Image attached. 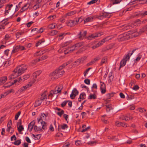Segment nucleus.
Masks as SVG:
<instances>
[{
    "label": "nucleus",
    "mask_w": 147,
    "mask_h": 147,
    "mask_svg": "<svg viewBox=\"0 0 147 147\" xmlns=\"http://www.w3.org/2000/svg\"><path fill=\"white\" fill-rule=\"evenodd\" d=\"M42 102V101L41 100H37L35 102L34 107H37L38 106H39L40 105H41Z\"/></svg>",
    "instance_id": "c756f323"
},
{
    "label": "nucleus",
    "mask_w": 147,
    "mask_h": 147,
    "mask_svg": "<svg viewBox=\"0 0 147 147\" xmlns=\"http://www.w3.org/2000/svg\"><path fill=\"white\" fill-rule=\"evenodd\" d=\"M63 88V87L61 85L57 86L55 88L54 91H56V94L60 93Z\"/></svg>",
    "instance_id": "4468645a"
},
{
    "label": "nucleus",
    "mask_w": 147,
    "mask_h": 147,
    "mask_svg": "<svg viewBox=\"0 0 147 147\" xmlns=\"http://www.w3.org/2000/svg\"><path fill=\"white\" fill-rule=\"evenodd\" d=\"M134 98V97L132 96H129L127 95V100H130Z\"/></svg>",
    "instance_id": "338daca9"
},
{
    "label": "nucleus",
    "mask_w": 147,
    "mask_h": 147,
    "mask_svg": "<svg viewBox=\"0 0 147 147\" xmlns=\"http://www.w3.org/2000/svg\"><path fill=\"white\" fill-rule=\"evenodd\" d=\"M29 77V76L28 75H24L22 77L23 81H24L25 80H26Z\"/></svg>",
    "instance_id": "603ef678"
},
{
    "label": "nucleus",
    "mask_w": 147,
    "mask_h": 147,
    "mask_svg": "<svg viewBox=\"0 0 147 147\" xmlns=\"http://www.w3.org/2000/svg\"><path fill=\"white\" fill-rule=\"evenodd\" d=\"M58 31L56 30H52L49 33V34L51 36H54L57 34Z\"/></svg>",
    "instance_id": "2f4dec72"
},
{
    "label": "nucleus",
    "mask_w": 147,
    "mask_h": 147,
    "mask_svg": "<svg viewBox=\"0 0 147 147\" xmlns=\"http://www.w3.org/2000/svg\"><path fill=\"white\" fill-rule=\"evenodd\" d=\"M83 45V43L82 42L78 43L73 46L74 47H75V50H76L79 48L81 46H82Z\"/></svg>",
    "instance_id": "5701e85b"
},
{
    "label": "nucleus",
    "mask_w": 147,
    "mask_h": 147,
    "mask_svg": "<svg viewBox=\"0 0 147 147\" xmlns=\"http://www.w3.org/2000/svg\"><path fill=\"white\" fill-rule=\"evenodd\" d=\"M146 29L144 27H143L141 28L140 29V31L139 32V33L138 35H139L141 34L144 31L146 30Z\"/></svg>",
    "instance_id": "79ce46f5"
},
{
    "label": "nucleus",
    "mask_w": 147,
    "mask_h": 147,
    "mask_svg": "<svg viewBox=\"0 0 147 147\" xmlns=\"http://www.w3.org/2000/svg\"><path fill=\"white\" fill-rule=\"evenodd\" d=\"M21 143V140H18L14 142V144L15 145H19Z\"/></svg>",
    "instance_id": "4d7b16f0"
},
{
    "label": "nucleus",
    "mask_w": 147,
    "mask_h": 147,
    "mask_svg": "<svg viewBox=\"0 0 147 147\" xmlns=\"http://www.w3.org/2000/svg\"><path fill=\"white\" fill-rule=\"evenodd\" d=\"M41 72L42 71L41 70L36 71L35 72L33 73V77H34L35 78H36L37 76L40 74Z\"/></svg>",
    "instance_id": "412c9836"
},
{
    "label": "nucleus",
    "mask_w": 147,
    "mask_h": 147,
    "mask_svg": "<svg viewBox=\"0 0 147 147\" xmlns=\"http://www.w3.org/2000/svg\"><path fill=\"white\" fill-rule=\"evenodd\" d=\"M120 119L125 121H128L130 119H132V117L129 115H127L126 116L123 115L120 117Z\"/></svg>",
    "instance_id": "1a4fd4ad"
},
{
    "label": "nucleus",
    "mask_w": 147,
    "mask_h": 147,
    "mask_svg": "<svg viewBox=\"0 0 147 147\" xmlns=\"http://www.w3.org/2000/svg\"><path fill=\"white\" fill-rule=\"evenodd\" d=\"M61 127L63 129H65L67 128L68 127L67 124H63V125H61Z\"/></svg>",
    "instance_id": "13d9d810"
},
{
    "label": "nucleus",
    "mask_w": 147,
    "mask_h": 147,
    "mask_svg": "<svg viewBox=\"0 0 147 147\" xmlns=\"http://www.w3.org/2000/svg\"><path fill=\"white\" fill-rule=\"evenodd\" d=\"M32 136L34 137L35 138V140H39L41 136L40 134H37L35 135L34 134H33Z\"/></svg>",
    "instance_id": "4c0bfd02"
},
{
    "label": "nucleus",
    "mask_w": 147,
    "mask_h": 147,
    "mask_svg": "<svg viewBox=\"0 0 147 147\" xmlns=\"http://www.w3.org/2000/svg\"><path fill=\"white\" fill-rule=\"evenodd\" d=\"M113 37V36H109L105 38H104L105 42L107 41L110 40Z\"/></svg>",
    "instance_id": "a18cd8bd"
},
{
    "label": "nucleus",
    "mask_w": 147,
    "mask_h": 147,
    "mask_svg": "<svg viewBox=\"0 0 147 147\" xmlns=\"http://www.w3.org/2000/svg\"><path fill=\"white\" fill-rule=\"evenodd\" d=\"M19 46H16L15 48H13L11 54H13L18 51L19 50Z\"/></svg>",
    "instance_id": "b1692460"
},
{
    "label": "nucleus",
    "mask_w": 147,
    "mask_h": 147,
    "mask_svg": "<svg viewBox=\"0 0 147 147\" xmlns=\"http://www.w3.org/2000/svg\"><path fill=\"white\" fill-rule=\"evenodd\" d=\"M65 67L64 64L60 66L59 68L57 69H59V70H61L63 68Z\"/></svg>",
    "instance_id": "0e129e2a"
},
{
    "label": "nucleus",
    "mask_w": 147,
    "mask_h": 147,
    "mask_svg": "<svg viewBox=\"0 0 147 147\" xmlns=\"http://www.w3.org/2000/svg\"><path fill=\"white\" fill-rule=\"evenodd\" d=\"M24 32H18L16 34V37L18 38H19V35H22L24 34Z\"/></svg>",
    "instance_id": "3c124183"
},
{
    "label": "nucleus",
    "mask_w": 147,
    "mask_h": 147,
    "mask_svg": "<svg viewBox=\"0 0 147 147\" xmlns=\"http://www.w3.org/2000/svg\"><path fill=\"white\" fill-rule=\"evenodd\" d=\"M26 66L22 65L17 67L13 71L12 75L9 77L10 79H15L18 76L21 75L27 69Z\"/></svg>",
    "instance_id": "f257e3e1"
},
{
    "label": "nucleus",
    "mask_w": 147,
    "mask_h": 147,
    "mask_svg": "<svg viewBox=\"0 0 147 147\" xmlns=\"http://www.w3.org/2000/svg\"><path fill=\"white\" fill-rule=\"evenodd\" d=\"M78 38L79 39L82 40L84 38L83 37L82 34V32H80L78 35Z\"/></svg>",
    "instance_id": "09e8293b"
},
{
    "label": "nucleus",
    "mask_w": 147,
    "mask_h": 147,
    "mask_svg": "<svg viewBox=\"0 0 147 147\" xmlns=\"http://www.w3.org/2000/svg\"><path fill=\"white\" fill-rule=\"evenodd\" d=\"M113 37V36H109L105 38H104L105 42L107 41L110 40Z\"/></svg>",
    "instance_id": "49530a36"
},
{
    "label": "nucleus",
    "mask_w": 147,
    "mask_h": 147,
    "mask_svg": "<svg viewBox=\"0 0 147 147\" xmlns=\"http://www.w3.org/2000/svg\"><path fill=\"white\" fill-rule=\"evenodd\" d=\"M56 91H55L54 90H52L50 92V94L48 95V97L52 98L54 94H56Z\"/></svg>",
    "instance_id": "393cba45"
},
{
    "label": "nucleus",
    "mask_w": 147,
    "mask_h": 147,
    "mask_svg": "<svg viewBox=\"0 0 147 147\" xmlns=\"http://www.w3.org/2000/svg\"><path fill=\"white\" fill-rule=\"evenodd\" d=\"M64 113V111L63 110H61V112H59L57 113V114L60 117H61L62 114Z\"/></svg>",
    "instance_id": "864d4df0"
},
{
    "label": "nucleus",
    "mask_w": 147,
    "mask_h": 147,
    "mask_svg": "<svg viewBox=\"0 0 147 147\" xmlns=\"http://www.w3.org/2000/svg\"><path fill=\"white\" fill-rule=\"evenodd\" d=\"M47 116L45 114L42 113L41 114L40 118L38 119V123L41 124L42 126V128L44 130L47 129V123L43 120L46 119Z\"/></svg>",
    "instance_id": "f03ea898"
},
{
    "label": "nucleus",
    "mask_w": 147,
    "mask_h": 147,
    "mask_svg": "<svg viewBox=\"0 0 147 147\" xmlns=\"http://www.w3.org/2000/svg\"><path fill=\"white\" fill-rule=\"evenodd\" d=\"M47 91H45L41 95L40 100L42 101L47 98Z\"/></svg>",
    "instance_id": "a211bd4d"
},
{
    "label": "nucleus",
    "mask_w": 147,
    "mask_h": 147,
    "mask_svg": "<svg viewBox=\"0 0 147 147\" xmlns=\"http://www.w3.org/2000/svg\"><path fill=\"white\" fill-rule=\"evenodd\" d=\"M126 62V61H125V60H124V59H123L121 62L120 67L119 68V69H120L121 67H122L125 65Z\"/></svg>",
    "instance_id": "c85d7f7f"
},
{
    "label": "nucleus",
    "mask_w": 147,
    "mask_h": 147,
    "mask_svg": "<svg viewBox=\"0 0 147 147\" xmlns=\"http://www.w3.org/2000/svg\"><path fill=\"white\" fill-rule=\"evenodd\" d=\"M41 127L39 126L38 127L36 125H35L34 127V129L35 131H42V129Z\"/></svg>",
    "instance_id": "6ab92c4d"
},
{
    "label": "nucleus",
    "mask_w": 147,
    "mask_h": 147,
    "mask_svg": "<svg viewBox=\"0 0 147 147\" xmlns=\"http://www.w3.org/2000/svg\"><path fill=\"white\" fill-rule=\"evenodd\" d=\"M65 49H64L63 51V52L65 54L71 53L75 50V47H74V46L68 47Z\"/></svg>",
    "instance_id": "423d86ee"
},
{
    "label": "nucleus",
    "mask_w": 147,
    "mask_h": 147,
    "mask_svg": "<svg viewBox=\"0 0 147 147\" xmlns=\"http://www.w3.org/2000/svg\"><path fill=\"white\" fill-rule=\"evenodd\" d=\"M7 93L6 92L4 93L3 94H1V95L0 96V99H1L2 98H3L5 97L6 96L8 95V94H7Z\"/></svg>",
    "instance_id": "052dcab7"
},
{
    "label": "nucleus",
    "mask_w": 147,
    "mask_h": 147,
    "mask_svg": "<svg viewBox=\"0 0 147 147\" xmlns=\"http://www.w3.org/2000/svg\"><path fill=\"white\" fill-rule=\"evenodd\" d=\"M13 5L12 4L7 5L6 6L5 9L4 13L5 16H7L8 14L9 13L10 15H13L15 12L14 9L13 10L12 8Z\"/></svg>",
    "instance_id": "7ed1b4c3"
},
{
    "label": "nucleus",
    "mask_w": 147,
    "mask_h": 147,
    "mask_svg": "<svg viewBox=\"0 0 147 147\" xmlns=\"http://www.w3.org/2000/svg\"><path fill=\"white\" fill-rule=\"evenodd\" d=\"M56 70H57L58 71L57 74L59 77L61 76L65 73V71H61V70H59V69H56Z\"/></svg>",
    "instance_id": "c9c22d12"
},
{
    "label": "nucleus",
    "mask_w": 147,
    "mask_h": 147,
    "mask_svg": "<svg viewBox=\"0 0 147 147\" xmlns=\"http://www.w3.org/2000/svg\"><path fill=\"white\" fill-rule=\"evenodd\" d=\"M107 59L106 57H103L102 59L100 65H102L103 63H106L107 62Z\"/></svg>",
    "instance_id": "a878e982"
},
{
    "label": "nucleus",
    "mask_w": 147,
    "mask_h": 147,
    "mask_svg": "<svg viewBox=\"0 0 147 147\" xmlns=\"http://www.w3.org/2000/svg\"><path fill=\"white\" fill-rule=\"evenodd\" d=\"M57 72V70H56L51 73L49 75L50 78L52 80H54L58 78L59 77V76L58 75Z\"/></svg>",
    "instance_id": "39448f33"
},
{
    "label": "nucleus",
    "mask_w": 147,
    "mask_h": 147,
    "mask_svg": "<svg viewBox=\"0 0 147 147\" xmlns=\"http://www.w3.org/2000/svg\"><path fill=\"white\" fill-rule=\"evenodd\" d=\"M7 93V94H9L11 93H14V91L13 89H11L8 90L7 92H6Z\"/></svg>",
    "instance_id": "680f3d73"
},
{
    "label": "nucleus",
    "mask_w": 147,
    "mask_h": 147,
    "mask_svg": "<svg viewBox=\"0 0 147 147\" xmlns=\"http://www.w3.org/2000/svg\"><path fill=\"white\" fill-rule=\"evenodd\" d=\"M100 89L102 94H104L106 92V86L105 84L103 82H100Z\"/></svg>",
    "instance_id": "9d476101"
},
{
    "label": "nucleus",
    "mask_w": 147,
    "mask_h": 147,
    "mask_svg": "<svg viewBox=\"0 0 147 147\" xmlns=\"http://www.w3.org/2000/svg\"><path fill=\"white\" fill-rule=\"evenodd\" d=\"M7 76H4L0 78V85L4 84L7 80Z\"/></svg>",
    "instance_id": "f3484780"
},
{
    "label": "nucleus",
    "mask_w": 147,
    "mask_h": 147,
    "mask_svg": "<svg viewBox=\"0 0 147 147\" xmlns=\"http://www.w3.org/2000/svg\"><path fill=\"white\" fill-rule=\"evenodd\" d=\"M55 27V25L54 24H51L49 25L48 26L49 29H51L54 28Z\"/></svg>",
    "instance_id": "c03bdc74"
},
{
    "label": "nucleus",
    "mask_w": 147,
    "mask_h": 147,
    "mask_svg": "<svg viewBox=\"0 0 147 147\" xmlns=\"http://www.w3.org/2000/svg\"><path fill=\"white\" fill-rule=\"evenodd\" d=\"M123 124H124V125H125V124L123 123L119 122L118 121H116L115 122V125L118 127L121 126V125H123Z\"/></svg>",
    "instance_id": "72a5a7b5"
},
{
    "label": "nucleus",
    "mask_w": 147,
    "mask_h": 147,
    "mask_svg": "<svg viewBox=\"0 0 147 147\" xmlns=\"http://www.w3.org/2000/svg\"><path fill=\"white\" fill-rule=\"evenodd\" d=\"M138 110L140 112H143L146 111V110L143 108H139L138 109Z\"/></svg>",
    "instance_id": "774afa93"
},
{
    "label": "nucleus",
    "mask_w": 147,
    "mask_h": 147,
    "mask_svg": "<svg viewBox=\"0 0 147 147\" xmlns=\"http://www.w3.org/2000/svg\"><path fill=\"white\" fill-rule=\"evenodd\" d=\"M36 79L34 77H33V78L32 79L31 81L29 82V83L27 84L28 86L29 87L32 86V84H34L36 81Z\"/></svg>",
    "instance_id": "aec40b11"
},
{
    "label": "nucleus",
    "mask_w": 147,
    "mask_h": 147,
    "mask_svg": "<svg viewBox=\"0 0 147 147\" xmlns=\"http://www.w3.org/2000/svg\"><path fill=\"white\" fill-rule=\"evenodd\" d=\"M140 15L142 16V17H145L146 15H147V11H146L144 12L141 13Z\"/></svg>",
    "instance_id": "6e6d98bb"
},
{
    "label": "nucleus",
    "mask_w": 147,
    "mask_h": 147,
    "mask_svg": "<svg viewBox=\"0 0 147 147\" xmlns=\"http://www.w3.org/2000/svg\"><path fill=\"white\" fill-rule=\"evenodd\" d=\"M97 1V0H92L90 1L89 2H88L87 3V4L88 5H91L92 4H93L96 3Z\"/></svg>",
    "instance_id": "bf43d9fd"
},
{
    "label": "nucleus",
    "mask_w": 147,
    "mask_h": 147,
    "mask_svg": "<svg viewBox=\"0 0 147 147\" xmlns=\"http://www.w3.org/2000/svg\"><path fill=\"white\" fill-rule=\"evenodd\" d=\"M56 17L55 15L50 16L48 17V19L50 20H53Z\"/></svg>",
    "instance_id": "69168bd1"
},
{
    "label": "nucleus",
    "mask_w": 147,
    "mask_h": 147,
    "mask_svg": "<svg viewBox=\"0 0 147 147\" xmlns=\"http://www.w3.org/2000/svg\"><path fill=\"white\" fill-rule=\"evenodd\" d=\"M96 16V18H97L100 20H102L104 18H105V17L103 15V13L100 14L99 16Z\"/></svg>",
    "instance_id": "37998d69"
},
{
    "label": "nucleus",
    "mask_w": 147,
    "mask_h": 147,
    "mask_svg": "<svg viewBox=\"0 0 147 147\" xmlns=\"http://www.w3.org/2000/svg\"><path fill=\"white\" fill-rule=\"evenodd\" d=\"M45 42V40L44 39H42L41 40H39L36 44V46L37 47L38 46L40 45H42V44Z\"/></svg>",
    "instance_id": "bb28decb"
},
{
    "label": "nucleus",
    "mask_w": 147,
    "mask_h": 147,
    "mask_svg": "<svg viewBox=\"0 0 147 147\" xmlns=\"http://www.w3.org/2000/svg\"><path fill=\"white\" fill-rule=\"evenodd\" d=\"M35 123V121L33 120L28 125V129L30 131H31L32 130Z\"/></svg>",
    "instance_id": "ddd939ff"
},
{
    "label": "nucleus",
    "mask_w": 147,
    "mask_h": 147,
    "mask_svg": "<svg viewBox=\"0 0 147 147\" xmlns=\"http://www.w3.org/2000/svg\"><path fill=\"white\" fill-rule=\"evenodd\" d=\"M106 107L107 112H109L111 110H112L113 109L112 107V105L111 104L107 105H106Z\"/></svg>",
    "instance_id": "4be33fe9"
},
{
    "label": "nucleus",
    "mask_w": 147,
    "mask_h": 147,
    "mask_svg": "<svg viewBox=\"0 0 147 147\" xmlns=\"http://www.w3.org/2000/svg\"><path fill=\"white\" fill-rule=\"evenodd\" d=\"M103 15L105 18H109L111 16L110 13L106 12L103 13Z\"/></svg>",
    "instance_id": "f704fd0d"
},
{
    "label": "nucleus",
    "mask_w": 147,
    "mask_h": 147,
    "mask_svg": "<svg viewBox=\"0 0 147 147\" xmlns=\"http://www.w3.org/2000/svg\"><path fill=\"white\" fill-rule=\"evenodd\" d=\"M21 114V112L20 111H19L17 114L16 115L15 117V120H17L18 118V117L19 115H20Z\"/></svg>",
    "instance_id": "5fc2aeb1"
},
{
    "label": "nucleus",
    "mask_w": 147,
    "mask_h": 147,
    "mask_svg": "<svg viewBox=\"0 0 147 147\" xmlns=\"http://www.w3.org/2000/svg\"><path fill=\"white\" fill-rule=\"evenodd\" d=\"M73 22H74L73 20H70L69 21L67 22L66 23L68 26L70 27H72L74 26V24Z\"/></svg>",
    "instance_id": "cd10ccee"
},
{
    "label": "nucleus",
    "mask_w": 147,
    "mask_h": 147,
    "mask_svg": "<svg viewBox=\"0 0 147 147\" xmlns=\"http://www.w3.org/2000/svg\"><path fill=\"white\" fill-rule=\"evenodd\" d=\"M78 94V92L76 88H74L71 94L70 95V97L71 99H74L76 96Z\"/></svg>",
    "instance_id": "6e6552de"
},
{
    "label": "nucleus",
    "mask_w": 147,
    "mask_h": 147,
    "mask_svg": "<svg viewBox=\"0 0 147 147\" xmlns=\"http://www.w3.org/2000/svg\"><path fill=\"white\" fill-rule=\"evenodd\" d=\"M128 33H126L121 34L119 36L117 39L119 41L129 39V38L130 36L128 35Z\"/></svg>",
    "instance_id": "20e7f679"
},
{
    "label": "nucleus",
    "mask_w": 147,
    "mask_h": 147,
    "mask_svg": "<svg viewBox=\"0 0 147 147\" xmlns=\"http://www.w3.org/2000/svg\"><path fill=\"white\" fill-rule=\"evenodd\" d=\"M100 58L99 57H97L95 58H94L92 60L91 62L88 63L87 64V66H88L90 65H91L95 63L96 61L100 59Z\"/></svg>",
    "instance_id": "f8f14e48"
},
{
    "label": "nucleus",
    "mask_w": 147,
    "mask_h": 147,
    "mask_svg": "<svg viewBox=\"0 0 147 147\" xmlns=\"http://www.w3.org/2000/svg\"><path fill=\"white\" fill-rule=\"evenodd\" d=\"M91 69V68L89 67L84 72V74L85 76H86L87 74L88 73L89 70Z\"/></svg>",
    "instance_id": "e2e57ef3"
},
{
    "label": "nucleus",
    "mask_w": 147,
    "mask_h": 147,
    "mask_svg": "<svg viewBox=\"0 0 147 147\" xmlns=\"http://www.w3.org/2000/svg\"><path fill=\"white\" fill-rule=\"evenodd\" d=\"M103 34L102 32L98 33H95L91 34L87 38L88 40H91L93 39H94L96 37L100 36Z\"/></svg>",
    "instance_id": "0eeeda50"
},
{
    "label": "nucleus",
    "mask_w": 147,
    "mask_h": 147,
    "mask_svg": "<svg viewBox=\"0 0 147 147\" xmlns=\"http://www.w3.org/2000/svg\"><path fill=\"white\" fill-rule=\"evenodd\" d=\"M96 16H91L86 18L84 20L85 22H87L92 21L93 19L96 18Z\"/></svg>",
    "instance_id": "2eb2a0df"
},
{
    "label": "nucleus",
    "mask_w": 147,
    "mask_h": 147,
    "mask_svg": "<svg viewBox=\"0 0 147 147\" xmlns=\"http://www.w3.org/2000/svg\"><path fill=\"white\" fill-rule=\"evenodd\" d=\"M29 88V87L27 85L24 86H23L20 88L16 92V94L17 93H21V92L25 91L27 89V88Z\"/></svg>",
    "instance_id": "9b49d317"
},
{
    "label": "nucleus",
    "mask_w": 147,
    "mask_h": 147,
    "mask_svg": "<svg viewBox=\"0 0 147 147\" xmlns=\"http://www.w3.org/2000/svg\"><path fill=\"white\" fill-rule=\"evenodd\" d=\"M30 4L28 3H27L25 4L23 7L20 10L21 12H22L27 9L29 8Z\"/></svg>",
    "instance_id": "dca6fc26"
},
{
    "label": "nucleus",
    "mask_w": 147,
    "mask_h": 147,
    "mask_svg": "<svg viewBox=\"0 0 147 147\" xmlns=\"http://www.w3.org/2000/svg\"><path fill=\"white\" fill-rule=\"evenodd\" d=\"M76 13V12L74 11H70L67 13L66 15H65L64 17H66L67 16H71L74 14Z\"/></svg>",
    "instance_id": "473e14b6"
},
{
    "label": "nucleus",
    "mask_w": 147,
    "mask_h": 147,
    "mask_svg": "<svg viewBox=\"0 0 147 147\" xmlns=\"http://www.w3.org/2000/svg\"><path fill=\"white\" fill-rule=\"evenodd\" d=\"M18 129L19 132H20L24 129V128L22 125H19L18 127Z\"/></svg>",
    "instance_id": "de8ad7c7"
},
{
    "label": "nucleus",
    "mask_w": 147,
    "mask_h": 147,
    "mask_svg": "<svg viewBox=\"0 0 147 147\" xmlns=\"http://www.w3.org/2000/svg\"><path fill=\"white\" fill-rule=\"evenodd\" d=\"M108 139L113 140L117 141V139L115 138V136H109L108 137Z\"/></svg>",
    "instance_id": "a19ab883"
},
{
    "label": "nucleus",
    "mask_w": 147,
    "mask_h": 147,
    "mask_svg": "<svg viewBox=\"0 0 147 147\" xmlns=\"http://www.w3.org/2000/svg\"><path fill=\"white\" fill-rule=\"evenodd\" d=\"M96 96L94 94H91L89 96L88 99H95L96 98Z\"/></svg>",
    "instance_id": "e433bc0d"
},
{
    "label": "nucleus",
    "mask_w": 147,
    "mask_h": 147,
    "mask_svg": "<svg viewBox=\"0 0 147 147\" xmlns=\"http://www.w3.org/2000/svg\"><path fill=\"white\" fill-rule=\"evenodd\" d=\"M23 80H22V78L21 77H20L19 78H17V79H16L14 80V83H16L17 82H18L19 83H20L22 82H23Z\"/></svg>",
    "instance_id": "7c9ffc66"
},
{
    "label": "nucleus",
    "mask_w": 147,
    "mask_h": 147,
    "mask_svg": "<svg viewBox=\"0 0 147 147\" xmlns=\"http://www.w3.org/2000/svg\"><path fill=\"white\" fill-rule=\"evenodd\" d=\"M42 54V51H38L36 52L34 54V55L35 56H38L39 55H41Z\"/></svg>",
    "instance_id": "ea45409f"
},
{
    "label": "nucleus",
    "mask_w": 147,
    "mask_h": 147,
    "mask_svg": "<svg viewBox=\"0 0 147 147\" xmlns=\"http://www.w3.org/2000/svg\"><path fill=\"white\" fill-rule=\"evenodd\" d=\"M130 56V55H129V54L128 53L126 55L125 57L123 59H124V60H125V61H127V60H129Z\"/></svg>",
    "instance_id": "8fccbe9b"
},
{
    "label": "nucleus",
    "mask_w": 147,
    "mask_h": 147,
    "mask_svg": "<svg viewBox=\"0 0 147 147\" xmlns=\"http://www.w3.org/2000/svg\"><path fill=\"white\" fill-rule=\"evenodd\" d=\"M86 97V94L84 93H82L80 95L79 98L80 99H84Z\"/></svg>",
    "instance_id": "58836bf2"
}]
</instances>
